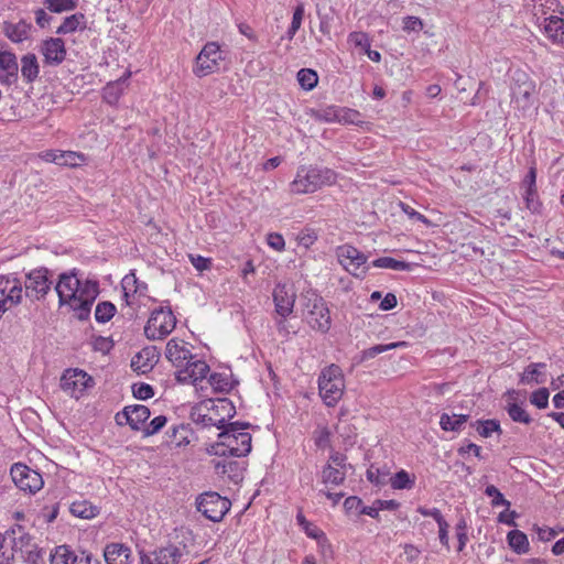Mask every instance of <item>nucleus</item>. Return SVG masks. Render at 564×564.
<instances>
[{
  "label": "nucleus",
  "mask_w": 564,
  "mask_h": 564,
  "mask_svg": "<svg viewBox=\"0 0 564 564\" xmlns=\"http://www.w3.org/2000/svg\"><path fill=\"white\" fill-rule=\"evenodd\" d=\"M248 424L229 423L218 435V441L210 445L208 453L216 456L242 457L251 451V434L243 430Z\"/></svg>",
  "instance_id": "1"
},
{
  "label": "nucleus",
  "mask_w": 564,
  "mask_h": 564,
  "mask_svg": "<svg viewBox=\"0 0 564 564\" xmlns=\"http://www.w3.org/2000/svg\"><path fill=\"white\" fill-rule=\"evenodd\" d=\"M337 181L334 170L317 165H301L294 180L290 183V192L296 195L312 194L330 186Z\"/></svg>",
  "instance_id": "2"
},
{
  "label": "nucleus",
  "mask_w": 564,
  "mask_h": 564,
  "mask_svg": "<svg viewBox=\"0 0 564 564\" xmlns=\"http://www.w3.org/2000/svg\"><path fill=\"white\" fill-rule=\"evenodd\" d=\"M319 397L327 406H335L345 391V378L339 366L325 367L318 377Z\"/></svg>",
  "instance_id": "3"
},
{
  "label": "nucleus",
  "mask_w": 564,
  "mask_h": 564,
  "mask_svg": "<svg viewBox=\"0 0 564 564\" xmlns=\"http://www.w3.org/2000/svg\"><path fill=\"white\" fill-rule=\"evenodd\" d=\"M304 299L306 308L304 316L308 325L317 332L327 333L332 319L325 301L315 293H308Z\"/></svg>",
  "instance_id": "4"
},
{
  "label": "nucleus",
  "mask_w": 564,
  "mask_h": 564,
  "mask_svg": "<svg viewBox=\"0 0 564 564\" xmlns=\"http://www.w3.org/2000/svg\"><path fill=\"white\" fill-rule=\"evenodd\" d=\"M223 59L219 45L216 42H208L196 56L193 73L199 78L214 74L219 70Z\"/></svg>",
  "instance_id": "5"
},
{
  "label": "nucleus",
  "mask_w": 564,
  "mask_h": 564,
  "mask_svg": "<svg viewBox=\"0 0 564 564\" xmlns=\"http://www.w3.org/2000/svg\"><path fill=\"white\" fill-rule=\"evenodd\" d=\"M176 318L171 310L159 308L152 312L144 333L149 339H161L175 328Z\"/></svg>",
  "instance_id": "6"
},
{
  "label": "nucleus",
  "mask_w": 564,
  "mask_h": 564,
  "mask_svg": "<svg viewBox=\"0 0 564 564\" xmlns=\"http://www.w3.org/2000/svg\"><path fill=\"white\" fill-rule=\"evenodd\" d=\"M535 90L534 83L529 75L522 70H516L512 75L511 97L516 107L527 110L532 105V95Z\"/></svg>",
  "instance_id": "7"
},
{
  "label": "nucleus",
  "mask_w": 564,
  "mask_h": 564,
  "mask_svg": "<svg viewBox=\"0 0 564 564\" xmlns=\"http://www.w3.org/2000/svg\"><path fill=\"white\" fill-rule=\"evenodd\" d=\"M197 510L208 520L219 522L230 509V501L217 492H205L197 499Z\"/></svg>",
  "instance_id": "8"
},
{
  "label": "nucleus",
  "mask_w": 564,
  "mask_h": 564,
  "mask_svg": "<svg viewBox=\"0 0 564 564\" xmlns=\"http://www.w3.org/2000/svg\"><path fill=\"white\" fill-rule=\"evenodd\" d=\"M339 263L354 276L365 278L368 268L367 256L350 245H344L336 251Z\"/></svg>",
  "instance_id": "9"
},
{
  "label": "nucleus",
  "mask_w": 564,
  "mask_h": 564,
  "mask_svg": "<svg viewBox=\"0 0 564 564\" xmlns=\"http://www.w3.org/2000/svg\"><path fill=\"white\" fill-rule=\"evenodd\" d=\"M10 475L15 486L25 492L35 494L44 484L40 473L21 463L11 467Z\"/></svg>",
  "instance_id": "10"
},
{
  "label": "nucleus",
  "mask_w": 564,
  "mask_h": 564,
  "mask_svg": "<svg viewBox=\"0 0 564 564\" xmlns=\"http://www.w3.org/2000/svg\"><path fill=\"white\" fill-rule=\"evenodd\" d=\"M93 382L90 376H88L82 369H67L61 377V388L72 398L78 399L84 390L89 387Z\"/></svg>",
  "instance_id": "11"
},
{
  "label": "nucleus",
  "mask_w": 564,
  "mask_h": 564,
  "mask_svg": "<svg viewBox=\"0 0 564 564\" xmlns=\"http://www.w3.org/2000/svg\"><path fill=\"white\" fill-rule=\"evenodd\" d=\"M48 270L45 268L31 271L26 275L25 295L32 300L43 299L51 289L52 282L48 280Z\"/></svg>",
  "instance_id": "12"
},
{
  "label": "nucleus",
  "mask_w": 564,
  "mask_h": 564,
  "mask_svg": "<svg viewBox=\"0 0 564 564\" xmlns=\"http://www.w3.org/2000/svg\"><path fill=\"white\" fill-rule=\"evenodd\" d=\"M80 281L74 273H63L55 286L58 294L59 304H68L75 312L77 293L79 292Z\"/></svg>",
  "instance_id": "13"
},
{
  "label": "nucleus",
  "mask_w": 564,
  "mask_h": 564,
  "mask_svg": "<svg viewBox=\"0 0 564 564\" xmlns=\"http://www.w3.org/2000/svg\"><path fill=\"white\" fill-rule=\"evenodd\" d=\"M98 294V285L96 282L87 281L84 285H79L75 313L80 321L88 318L91 305Z\"/></svg>",
  "instance_id": "14"
},
{
  "label": "nucleus",
  "mask_w": 564,
  "mask_h": 564,
  "mask_svg": "<svg viewBox=\"0 0 564 564\" xmlns=\"http://www.w3.org/2000/svg\"><path fill=\"white\" fill-rule=\"evenodd\" d=\"M184 556L183 550L176 545H167L154 550L150 554H141V564H178Z\"/></svg>",
  "instance_id": "15"
},
{
  "label": "nucleus",
  "mask_w": 564,
  "mask_h": 564,
  "mask_svg": "<svg viewBox=\"0 0 564 564\" xmlns=\"http://www.w3.org/2000/svg\"><path fill=\"white\" fill-rule=\"evenodd\" d=\"M150 417V410L145 405L137 404L126 406L116 415L118 424H129L132 430H140L141 425Z\"/></svg>",
  "instance_id": "16"
},
{
  "label": "nucleus",
  "mask_w": 564,
  "mask_h": 564,
  "mask_svg": "<svg viewBox=\"0 0 564 564\" xmlns=\"http://www.w3.org/2000/svg\"><path fill=\"white\" fill-rule=\"evenodd\" d=\"M165 356L169 361L176 368L182 369L185 364H188L189 359H193V355L183 340L172 338L166 344Z\"/></svg>",
  "instance_id": "17"
},
{
  "label": "nucleus",
  "mask_w": 564,
  "mask_h": 564,
  "mask_svg": "<svg viewBox=\"0 0 564 564\" xmlns=\"http://www.w3.org/2000/svg\"><path fill=\"white\" fill-rule=\"evenodd\" d=\"M273 301L280 317H286L293 312L295 293L288 285L278 284L273 291Z\"/></svg>",
  "instance_id": "18"
},
{
  "label": "nucleus",
  "mask_w": 564,
  "mask_h": 564,
  "mask_svg": "<svg viewBox=\"0 0 564 564\" xmlns=\"http://www.w3.org/2000/svg\"><path fill=\"white\" fill-rule=\"evenodd\" d=\"M41 52L44 56V62L50 65H59L66 56L64 41L59 37L44 41Z\"/></svg>",
  "instance_id": "19"
},
{
  "label": "nucleus",
  "mask_w": 564,
  "mask_h": 564,
  "mask_svg": "<svg viewBox=\"0 0 564 564\" xmlns=\"http://www.w3.org/2000/svg\"><path fill=\"white\" fill-rule=\"evenodd\" d=\"M209 371V366L203 360H188V364L176 372V379L180 382H196L204 379Z\"/></svg>",
  "instance_id": "20"
},
{
  "label": "nucleus",
  "mask_w": 564,
  "mask_h": 564,
  "mask_svg": "<svg viewBox=\"0 0 564 564\" xmlns=\"http://www.w3.org/2000/svg\"><path fill=\"white\" fill-rule=\"evenodd\" d=\"M518 392L514 390L507 392V404L505 406L508 415L513 422L530 424L532 422V417L522 406V404L517 402Z\"/></svg>",
  "instance_id": "21"
},
{
  "label": "nucleus",
  "mask_w": 564,
  "mask_h": 564,
  "mask_svg": "<svg viewBox=\"0 0 564 564\" xmlns=\"http://www.w3.org/2000/svg\"><path fill=\"white\" fill-rule=\"evenodd\" d=\"M159 355L154 347H147L138 352L131 360V367L133 370L147 373L158 362Z\"/></svg>",
  "instance_id": "22"
},
{
  "label": "nucleus",
  "mask_w": 564,
  "mask_h": 564,
  "mask_svg": "<svg viewBox=\"0 0 564 564\" xmlns=\"http://www.w3.org/2000/svg\"><path fill=\"white\" fill-rule=\"evenodd\" d=\"M32 24L21 20L18 23L4 22L2 31L4 35L14 43H21L28 40Z\"/></svg>",
  "instance_id": "23"
},
{
  "label": "nucleus",
  "mask_w": 564,
  "mask_h": 564,
  "mask_svg": "<svg viewBox=\"0 0 564 564\" xmlns=\"http://www.w3.org/2000/svg\"><path fill=\"white\" fill-rule=\"evenodd\" d=\"M107 564H129L131 550L121 543L108 544L104 552Z\"/></svg>",
  "instance_id": "24"
},
{
  "label": "nucleus",
  "mask_w": 564,
  "mask_h": 564,
  "mask_svg": "<svg viewBox=\"0 0 564 564\" xmlns=\"http://www.w3.org/2000/svg\"><path fill=\"white\" fill-rule=\"evenodd\" d=\"M543 30L555 44H564V19L551 15L544 19Z\"/></svg>",
  "instance_id": "25"
},
{
  "label": "nucleus",
  "mask_w": 564,
  "mask_h": 564,
  "mask_svg": "<svg viewBox=\"0 0 564 564\" xmlns=\"http://www.w3.org/2000/svg\"><path fill=\"white\" fill-rule=\"evenodd\" d=\"M193 432L189 425L180 424L172 426L167 432L169 445L174 447L186 446L191 442Z\"/></svg>",
  "instance_id": "26"
},
{
  "label": "nucleus",
  "mask_w": 564,
  "mask_h": 564,
  "mask_svg": "<svg viewBox=\"0 0 564 564\" xmlns=\"http://www.w3.org/2000/svg\"><path fill=\"white\" fill-rule=\"evenodd\" d=\"M0 69L6 73L7 83L17 82L19 72L17 56L9 51H0Z\"/></svg>",
  "instance_id": "27"
},
{
  "label": "nucleus",
  "mask_w": 564,
  "mask_h": 564,
  "mask_svg": "<svg viewBox=\"0 0 564 564\" xmlns=\"http://www.w3.org/2000/svg\"><path fill=\"white\" fill-rule=\"evenodd\" d=\"M40 73L37 58L34 54L29 53L21 58V74L26 83H33Z\"/></svg>",
  "instance_id": "28"
},
{
  "label": "nucleus",
  "mask_w": 564,
  "mask_h": 564,
  "mask_svg": "<svg viewBox=\"0 0 564 564\" xmlns=\"http://www.w3.org/2000/svg\"><path fill=\"white\" fill-rule=\"evenodd\" d=\"M347 470L327 464L322 470V482L325 486H339L346 479Z\"/></svg>",
  "instance_id": "29"
},
{
  "label": "nucleus",
  "mask_w": 564,
  "mask_h": 564,
  "mask_svg": "<svg viewBox=\"0 0 564 564\" xmlns=\"http://www.w3.org/2000/svg\"><path fill=\"white\" fill-rule=\"evenodd\" d=\"M508 544L517 554H525L529 552L528 536L520 530H512L507 535Z\"/></svg>",
  "instance_id": "30"
},
{
  "label": "nucleus",
  "mask_w": 564,
  "mask_h": 564,
  "mask_svg": "<svg viewBox=\"0 0 564 564\" xmlns=\"http://www.w3.org/2000/svg\"><path fill=\"white\" fill-rule=\"evenodd\" d=\"M468 415L443 413L440 417V426L444 431L459 432L463 425L467 422Z\"/></svg>",
  "instance_id": "31"
},
{
  "label": "nucleus",
  "mask_w": 564,
  "mask_h": 564,
  "mask_svg": "<svg viewBox=\"0 0 564 564\" xmlns=\"http://www.w3.org/2000/svg\"><path fill=\"white\" fill-rule=\"evenodd\" d=\"M540 368H545V364L539 362L529 365L521 376V382L524 384L543 383L544 375L540 371Z\"/></svg>",
  "instance_id": "32"
},
{
  "label": "nucleus",
  "mask_w": 564,
  "mask_h": 564,
  "mask_svg": "<svg viewBox=\"0 0 564 564\" xmlns=\"http://www.w3.org/2000/svg\"><path fill=\"white\" fill-rule=\"evenodd\" d=\"M69 510L75 517L82 519H91L98 514V509L86 500L73 502Z\"/></svg>",
  "instance_id": "33"
},
{
  "label": "nucleus",
  "mask_w": 564,
  "mask_h": 564,
  "mask_svg": "<svg viewBox=\"0 0 564 564\" xmlns=\"http://www.w3.org/2000/svg\"><path fill=\"white\" fill-rule=\"evenodd\" d=\"M376 268L391 269L395 271H409L412 264L405 261H400L391 257H381L372 261L371 263Z\"/></svg>",
  "instance_id": "34"
},
{
  "label": "nucleus",
  "mask_w": 564,
  "mask_h": 564,
  "mask_svg": "<svg viewBox=\"0 0 564 564\" xmlns=\"http://www.w3.org/2000/svg\"><path fill=\"white\" fill-rule=\"evenodd\" d=\"M473 426L476 429L478 434L482 437H489L494 432L499 434L502 433L500 424L497 420H484L476 421Z\"/></svg>",
  "instance_id": "35"
},
{
  "label": "nucleus",
  "mask_w": 564,
  "mask_h": 564,
  "mask_svg": "<svg viewBox=\"0 0 564 564\" xmlns=\"http://www.w3.org/2000/svg\"><path fill=\"white\" fill-rule=\"evenodd\" d=\"M405 345H406L405 341H397V343H391V344H387V345H376V346H372V347H370L368 349H365L361 352V361H365V360H368V359H372L376 356H378L379 354H382V352H386L388 350L394 349L397 347L405 346Z\"/></svg>",
  "instance_id": "36"
},
{
  "label": "nucleus",
  "mask_w": 564,
  "mask_h": 564,
  "mask_svg": "<svg viewBox=\"0 0 564 564\" xmlns=\"http://www.w3.org/2000/svg\"><path fill=\"white\" fill-rule=\"evenodd\" d=\"M73 552L67 545H59L50 553L51 564H72Z\"/></svg>",
  "instance_id": "37"
},
{
  "label": "nucleus",
  "mask_w": 564,
  "mask_h": 564,
  "mask_svg": "<svg viewBox=\"0 0 564 564\" xmlns=\"http://www.w3.org/2000/svg\"><path fill=\"white\" fill-rule=\"evenodd\" d=\"M297 80L302 88L312 90L318 83V76L313 69L302 68L297 73Z\"/></svg>",
  "instance_id": "38"
},
{
  "label": "nucleus",
  "mask_w": 564,
  "mask_h": 564,
  "mask_svg": "<svg viewBox=\"0 0 564 564\" xmlns=\"http://www.w3.org/2000/svg\"><path fill=\"white\" fill-rule=\"evenodd\" d=\"M389 481L393 489H410L414 485V479L405 470H400L394 476L389 477Z\"/></svg>",
  "instance_id": "39"
},
{
  "label": "nucleus",
  "mask_w": 564,
  "mask_h": 564,
  "mask_svg": "<svg viewBox=\"0 0 564 564\" xmlns=\"http://www.w3.org/2000/svg\"><path fill=\"white\" fill-rule=\"evenodd\" d=\"M116 313V306L110 302H101L96 306L95 317L99 323L109 322Z\"/></svg>",
  "instance_id": "40"
},
{
  "label": "nucleus",
  "mask_w": 564,
  "mask_h": 564,
  "mask_svg": "<svg viewBox=\"0 0 564 564\" xmlns=\"http://www.w3.org/2000/svg\"><path fill=\"white\" fill-rule=\"evenodd\" d=\"M44 4L46 9L54 13H61L64 11H72L77 7L76 0H45Z\"/></svg>",
  "instance_id": "41"
},
{
  "label": "nucleus",
  "mask_w": 564,
  "mask_h": 564,
  "mask_svg": "<svg viewBox=\"0 0 564 564\" xmlns=\"http://www.w3.org/2000/svg\"><path fill=\"white\" fill-rule=\"evenodd\" d=\"M340 112V123L355 124L359 127H361L365 123V121L362 120V116L358 110L341 107Z\"/></svg>",
  "instance_id": "42"
},
{
  "label": "nucleus",
  "mask_w": 564,
  "mask_h": 564,
  "mask_svg": "<svg viewBox=\"0 0 564 564\" xmlns=\"http://www.w3.org/2000/svg\"><path fill=\"white\" fill-rule=\"evenodd\" d=\"M83 18V14H73L70 17L65 18L63 23L58 26L56 33L67 34L76 31Z\"/></svg>",
  "instance_id": "43"
},
{
  "label": "nucleus",
  "mask_w": 564,
  "mask_h": 564,
  "mask_svg": "<svg viewBox=\"0 0 564 564\" xmlns=\"http://www.w3.org/2000/svg\"><path fill=\"white\" fill-rule=\"evenodd\" d=\"M216 474L218 475H228V477H232L231 473L236 471L238 468V463L234 460L226 459H214L213 462Z\"/></svg>",
  "instance_id": "44"
},
{
  "label": "nucleus",
  "mask_w": 564,
  "mask_h": 564,
  "mask_svg": "<svg viewBox=\"0 0 564 564\" xmlns=\"http://www.w3.org/2000/svg\"><path fill=\"white\" fill-rule=\"evenodd\" d=\"M389 476H390V474L388 470L381 471L379 468L375 467L373 465L370 466V468L367 470V479L377 486L386 485Z\"/></svg>",
  "instance_id": "45"
},
{
  "label": "nucleus",
  "mask_w": 564,
  "mask_h": 564,
  "mask_svg": "<svg viewBox=\"0 0 564 564\" xmlns=\"http://www.w3.org/2000/svg\"><path fill=\"white\" fill-rule=\"evenodd\" d=\"M340 108L341 107H337V106H329V107H326L324 109H321L317 113H316V118L318 120H323V121H326V122H339V116H340Z\"/></svg>",
  "instance_id": "46"
},
{
  "label": "nucleus",
  "mask_w": 564,
  "mask_h": 564,
  "mask_svg": "<svg viewBox=\"0 0 564 564\" xmlns=\"http://www.w3.org/2000/svg\"><path fill=\"white\" fill-rule=\"evenodd\" d=\"M7 538L0 533V564H13V546L7 545Z\"/></svg>",
  "instance_id": "47"
},
{
  "label": "nucleus",
  "mask_w": 564,
  "mask_h": 564,
  "mask_svg": "<svg viewBox=\"0 0 564 564\" xmlns=\"http://www.w3.org/2000/svg\"><path fill=\"white\" fill-rule=\"evenodd\" d=\"M549 390L546 388H541L532 392L530 397V402L538 409H545L549 405Z\"/></svg>",
  "instance_id": "48"
},
{
  "label": "nucleus",
  "mask_w": 564,
  "mask_h": 564,
  "mask_svg": "<svg viewBox=\"0 0 564 564\" xmlns=\"http://www.w3.org/2000/svg\"><path fill=\"white\" fill-rule=\"evenodd\" d=\"M485 494L488 497H492V507L505 506L507 509L510 507V501L506 500L503 495L494 485L487 486Z\"/></svg>",
  "instance_id": "49"
},
{
  "label": "nucleus",
  "mask_w": 564,
  "mask_h": 564,
  "mask_svg": "<svg viewBox=\"0 0 564 564\" xmlns=\"http://www.w3.org/2000/svg\"><path fill=\"white\" fill-rule=\"evenodd\" d=\"M122 289L126 297L129 296L130 292L137 293L140 291V286L138 285V279L134 273L127 274L122 279Z\"/></svg>",
  "instance_id": "50"
},
{
  "label": "nucleus",
  "mask_w": 564,
  "mask_h": 564,
  "mask_svg": "<svg viewBox=\"0 0 564 564\" xmlns=\"http://www.w3.org/2000/svg\"><path fill=\"white\" fill-rule=\"evenodd\" d=\"M424 23L423 21L413 15H408L403 18V31L405 32H420L423 30Z\"/></svg>",
  "instance_id": "51"
},
{
  "label": "nucleus",
  "mask_w": 564,
  "mask_h": 564,
  "mask_svg": "<svg viewBox=\"0 0 564 564\" xmlns=\"http://www.w3.org/2000/svg\"><path fill=\"white\" fill-rule=\"evenodd\" d=\"M132 392H133V395L140 400L150 399L154 394L153 388L147 383L133 384Z\"/></svg>",
  "instance_id": "52"
},
{
  "label": "nucleus",
  "mask_w": 564,
  "mask_h": 564,
  "mask_svg": "<svg viewBox=\"0 0 564 564\" xmlns=\"http://www.w3.org/2000/svg\"><path fill=\"white\" fill-rule=\"evenodd\" d=\"M166 424V417L164 415H159L154 417L144 429V434L147 436L153 435L158 433L164 425Z\"/></svg>",
  "instance_id": "53"
},
{
  "label": "nucleus",
  "mask_w": 564,
  "mask_h": 564,
  "mask_svg": "<svg viewBox=\"0 0 564 564\" xmlns=\"http://www.w3.org/2000/svg\"><path fill=\"white\" fill-rule=\"evenodd\" d=\"M400 206H401L402 212L404 214H406L410 219L423 223L425 225H430L431 224L430 220L424 215H422L419 212H416L410 205L401 203Z\"/></svg>",
  "instance_id": "54"
},
{
  "label": "nucleus",
  "mask_w": 564,
  "mask_h": 564,
  "mask_svg": "<svg viewBox=\"0 0 564 564\" xmlns=\"http://www.w3.org/2000/svg\"><path fill=\"white\" fill-rule=\"evenodd\" d=\"M267 241H268V245L272 249H274L276 251L284 250L285 242H284V238H283L282 235H280L278 232H271V234L268 235Z\"/></svg>",
  "instance_id": "55"
},
{
  "label": "nucleus",
  "mask_w": 564,
  "mask_h": 564,
  "mask_svg": "<svg viewBox=\"0 0 564 564\" xmlns=\"http://www.w3.org/2000/svg\"><path fill=\"white\" fill-rule=\"evenodd\" d=\"M349 41L352 42L356 46H360L365 50L370 47L369 39L366 33L362 32H352L349 34Z\"/></svg>",
  "instance_id": "56"
},
{
  "label": "nucleus",
  "mask_w": 564,
  "mask_h": 564,
  "mask_svg": "<svg viewBox=\"0 0 564 564\" xmlns=\"http://www.w3.org/2000/svg\"><path fill=\"white\" fill-rule=\"evenodd\" d=\"M22 285L19 282H15L9 290L8 297L10 300V306L17 305L22 300Z\"/></svg>",
  "instance_id": "57"
},
{
  "label": "nucleus",
  "mask_w": 564,
  "mask_h": 564,
  "mask_svg": "<svg viewBox=\"0 0 564 564\" xmlns=\"http://www.w3.org/2000/svg\"><path fill=\"white\" fill-rule=\"evenodd\" d=\"M118 85L117 84H109L106 86L104 90V99L108 104H116L119 99L120 93L118 91Z\"/></svg>",
  "instance_id": "58"
},
{
  "label": "nucleus",
  "mask_w": 564,
  "mask_h": 564,
  "mask_svg": "<svg viewBox=\"0 0 564 564\" xmlns=\"http://www.w3.org/2000/svg\"><path fill=\"white\" fill-rule=\"evenodd\" d=\"M524 200H525L527 207L530 210L538 212L539 202L536 199V188L531 189L530 187H527L525 194H524Z\"/></svg>",
  "instance_id": "59"
},
{
  "label": "nucleus",
  "mask_w": 564,
  "mask_h": 564,
  "mask_svg": "<svg viewBox=\"0 0 564 564\" xmlns=\"http://www.w3.org/2000/svg\"><path fill=\"white\" fill-rule=\"evenodd\" d=\"M365 507L362 500L356 496H350L345 499L344 508L346 512L357 511L359 513L360 508Z\"/></svg>",
  "instance_id": "60"
},
{
  "label": "nucleus",
  "mask_w": 564,
  "mask_h": 564,
  "mask_svg": "<svg viewBox=\"0 0 564 564\" xmlns=\"http://www.w3.org/2000/svg\"><path fill=\"white\" fill-rule=\"evenodd\" d=\"M189 259L194 268L198 271L207 270L212 265L210 259L204 258L202 256L189 254Z\"/></svg>",
  "instance_id": "61"
},
{
  "label": "nucleus",
  "mask_w": 564,
  "mask_h": 564,
  "mask_svg": "<svg viewBox=\"0 0 564 564\" xmlns=\"http://www.w3.org/2000/svg\"><path fill=\"white\" fill-rule=\"evenodd\" d=\"M303 17H304V4L303 3H299L295 7L294 12H293V17H292V22H291L292 31L293 30H299L301 28Z\"/></svg>",
  "instance_id": "62"
},
{
  "label": "nucleus",
  "mask_w": 564,
  "mask_h": 564,
  "mask_svg": "<svg viewBox=\"0 0 564 564\" xmlns=\"http://www.w3.org/2000/svg\"><path fill=\"white\" fill-rule=\"evenodd\" d=\"M330 433L327 427H323L317 432L315 444L317 447L324 448L329 445Z\"/></svg>",
  "instance_id": "63"
},
{
  "label": "nucleus",
  "mask_w": 564,
  "mask_h": 564,
  "mask_svg": "<svg viewBox=\"0 0 564 564\" xmlns=\"http://www.w3.org/2000/svg\"><path fill=\"white\" fill-rule=\"evenodd\" d=\"M62 154L64 156L62 162H59V165L76 166L78 164L77 161L82 159V155L72 151L62 152Z\"/></svg>",
  "instance_id": "64"
}]
</instances>
